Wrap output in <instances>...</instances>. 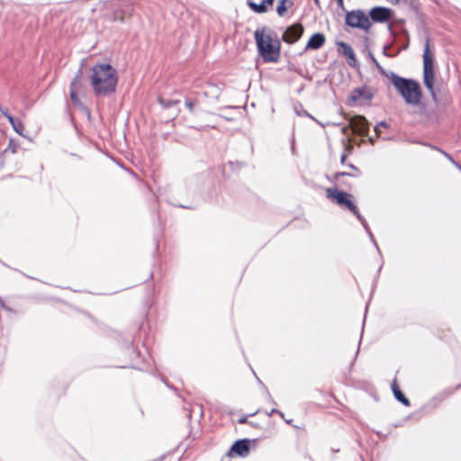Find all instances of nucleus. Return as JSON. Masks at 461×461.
<instances>
[{
    "label": "nucleus",
    "mask_w": 461,
    "mask_h": 461,
    "mask_svg": "<svg viewBox=\"0 0 461 461\" xmlns=\"http://www.w3.org/2000/svg\"><path fill=\"white\" fill-rule=\"evenodd\" d=\"M303 32V28L301 24H293L284 32L283 40L287 43H294L301 38Z\"/></svg>",
    "instance_id": "nucleus-7"
},
{
    "label": "nucleus",
    "mask_w": 461,
    "mask_h": 461,
    "mask_svg": "<svg viewBox=\"0 0 461 461\" xmlns=\"http://www.w3.org/2000/svg\"><path fill=\"white\" fill-rule=\"evenodd\" d=\"M245 422H246V418H243V419L240 420V423H245Z\"/></svg>",
    "instance_id": "nucleus-30"
},
{
    "label": "nucleus",
    "mask_w": 461,
    "mask_h": 461,
    "mask_svg": "<svg viewBox=\"0 0 461 461\" xmlns=\"http://www.w3.org/2000/svg\"><path fill=\"white\" fill-rule=\"evenodd\" d=\"M325 42V36L322 33H315L313 34L310 40L308 41L305 50H318Z\"/></svg>",
    "instance_id": "nucleus-15"
},
{
    "label": "nucleus",
    "mask_w": 461,
    "mask_h": 461,
    "mask_svg": "<svg viewBox=\"0 0 461 461\" xmlns=\"http://www.w3.org/2000/svg\"><path fill=\"white\" fill-rule=\"evenodd\" d=\"M5 117L8 119L9 122L14 127L19 121H15L13 116L8 113H5Z\"/></svg>",
    "instance_id": "nucleus-23"
},
{
    "label": "nucleus",
    "mask_w": 461,
    "mask_h": 461,
    "mask_svg": "<svg viewBox=\"0 0 461 461\" xmlns=\"http://www.w3.org/2000/svg\"><path fill=\"white\" fill-rule=\"evenodd\" d=\"M391 81L404 101L411 105H418L421 99V90L418 82L392 74Z\"/></svg>",
    "instance_id": "nucleus-3"
},
{
    "label": "nucleus",
    "mask_w": 461,
    "mask_h": 461,
    "mask_svg": "<svg viewBox=\"0 0 461 461\" xmlns=\"http://www.w3.org/2000/svg\"><path fill=\"white\" fill-rule=\"evenodd\" d=\"M5 117L8 119L9 122L14 127L19 121H15L13 116L8 113H5Z\"/></svg>",
    "instance_id": "nucleus-20"
},
{
    "label": "nucleus",
    "mask_w": 461,
    "mask_h": 461,
    "mask_svg": "<svg viewBox=\"0 0 461 461\" xmlns=\"http://www.w3.org/2000/svg\"><path fill=\"white\" fill-rule=\"evenodd\" d=\"M13 128L19 135H23L24 126L21 122H18Z\"/></svg>",
    "instance_id": "nucleus-19"
},
{
    "label": "nucleus",
    "mask_w": 461,
    "mask_h": 461,
    "mask_svg": "<svg viewBox=\"0 0 461 461\" xmlns=\"http://www.w3.org/2000/svg\"><path fill=\"white\" fill-rule=\"evenodd\" d=\"M370 56H371L372 60L375 63V65H376L377 67H380V66H379V64H378V62L376 61V59L373 57V55H372V54H370Z\"/></svg>",
    "instance_id": "nucleus-29"
},
{
    "label": "nucleus",
    "mask_w": 461,
    "mask_h": 461,
    "mask_svg": "<svg viewBox=\"0 0 461 461\" xmlns=\"http://www.w3.org/2000/svg\"><path fill=\"white\" fill-rule=\"evenodd\" d=\"M185 105L187 106V108L189 109V111H190V112H193V110H194V103H193V102H191V101H186V102H185Z\"/></svg>",
    "instance_id": "nucleus-24"
},
{
    "label": "nucleus",
    "mask_w": 461,
    "mask_h": 461,
    "mask_svg": "<svg viewBox=\"0 0 461 461\" xmlns=\"http://www.w3.org/2000/svg\"><path fill=\"white\" fill-rule=\"evenodd\" d=\"M275 0H261L260 3L257 4L251 0L248 1V5L252 11L257 14H264L267 12L268 8L272 6Z\"/></svg>",
    "instance_id": "nucleus-13"
},
{
    "label": "nucleus",
    "mask_w": 461,
    "mask_h": 461,
    "mask_svg": "<svg viewBox=\"0 0 461 461\" xmlns=\"http://www.w3.org/2000/svg\"><path fill=\"white\" fill-rule=\"evenodd\" d=\"M349 125L352 131L359 135H366L368 131V122L361 115L353 116L350 119Z\"/></svg>",
    "instance_id": "nucleus-8"
},
{
    "label": "nucleus",
    "mask_w": 461,
    "mask_h": 461,
    "mask_svg": "<svg viewBox=\"0 0 461 461\" xmlns=\"http://www.w3.org/2000/svg\"><path fill=\"white\" fill-rule=\"evenodd\" d=\"M357 176V175H354V174H349V173H339V174H337L336 176L338 177L339 176Z\"/></svg>",
    "instance_id": "nucleus-26"
},
{
    "label": "nucleus",
    "mask_w": 461,
    "mask_h": 461,
    "mask_svg": "<svg viewBox=\"0 0 461 461\" xmlns=\"http://www.w3.org/2000/svg\"><path fill=\"white\" fill-rule=\"evenodd\" d=\"M254 34L258 53L264 61L276 62L280 57L278 39L265 28L257 30Z\"/></svg>",
    "instance_id": "nucleus-2"
},
{
    "label": "nucleus",
    "mask_w": 461,
    "mask_h": 461,
    "mask_svg": "<svg viewBox=\"0 0 461 461\" xmlns=\"http://www.w3.org/2000/svg\"><path fill=\"white\" fill-rule=\"evenodd\" d=\"M350 167H351L352 169H354V170H357V168H356L354 166H352V165L350 166Z\"/></svg>",
    "instance_id": "nucleus-33"
},
{
    "label": "nucleus",
    "mask_w": 461,
    "mask_h": 461,
    "mask_svg": "<svg viewBox=\"0 0 461 461\" xmlns=\"http://www.w3.org/2000/svg\"><path fill=\"white\" fill-rule=\"evenodd\" d=\"M327 197L331 200L332 202L336 203L338 205L341 207H346L351 212H353L357 217L364 222V220L362 219L361 215L358 213L357 210V206L355 205L352 195L350 194L339 191L336 188H328L326 190ZM365 224V223H363ZM365 228L367 230V227L364 225Z\"/></svg>",
    "instance_id": "nucleus-5"
},
{
    "label": "nucleus",
    "mask_w": 461,
    "mask_h": 461,
    "mask_svg": "<svg viewBox=\"0 0 461 461\" xmlns=\"http://www.w3.org/2000/svg\"><path fill=\"white\" fill-rule=\"evenodd\" d=\"M88 79L95 95L106 96L115 92L119 77L112 65L101 62L90 68Z\"/></svg>",
    "instance_id": "nucleus-1"
},
{
    "label": "nucleus",
    "mask_w": 461,
    "mask_h": 461,
    "mask_svg": "<svg viewBox=\"0 0 461 461\" xmlns=\"http://www.w3.org/2000/svg\"><path fill=\"white\" fill-rule=\"evenodd\" d=\"M337 45H338L339 51L342 55H344L346 57V59H348V65L352 68H357V59L355 56L352 47L344 41H339L337 43Z\"/></svg>",
    "instance_id": "nucleus-10"
},
{
    "label": "nucleus",
    "mask_w": 461,
    "mask_h": 461,
    "mask_svg": "<svg viewBox=\"0 0 461 461\" xmlns=\"http://www.w3.org/2000/svg\"><path fill=\"white\" fill-rule=\"evenodd\" d=\"M5 117L8 119L9 122L14 127L19 121H15L13 116L8 113H5Z\"/></svg>",
    "instance_id": "nucleus-21"
},
{
    "label": "nucleus",
    "mask_w": 461,
    "mask_h": 461,
    "mask_svg": "<svg viewBox=\"0 0 461 461\" xmlns=\"http://www.w3.org/2000/svg\"><path fill=\"white\" fill-rule=\"evenodd\" d=\"M339 7L343 8V0H337Z\"/></svg>",
    "instance_id": "nucleus-28"
},
{
    "label": "nucleus",
    "mask_w": 461,
    "mask_h": 461,
    "mask_svg": "<svg viewBox=\"0 0 461 461\" xmlns=\"http://www.w3.org/2000/svg\"><path fill=\"white\" fill-rule=\"evenodd\" d=\"M370 17L374 22L383 23L388 21L393 14V11L386 7H374L370 10Z\"/></svg>",
    "instance_id": "nucleus-9"
},
{
    "label": "nucleus",
    "mask_w": 461,
    "mask_h": 461,
    "mask_svg": "<svg viewBox=\"0 0 461 461\" xmlns=\"http://www.w3.org/2000/svg\"><path fill=\"white\" fill-rule=\"evenodd\" d=\"M345 158H346V156H345V155H342V157H341V161H342V162L344 161Z\"/></svg>",
    "instance_id": "nucleus-32"
},
{
    "label": "nucleus",
    "mask_w": 461,
    "mask_h": 461,
    "mask_svg": "<svg viewBox=\"0 0 461 461\" xmlns=\"http://www.w3.org/2000/svg\"><path fill=\"white\" fill-rule=\"evenodd\" d=\"M159 103L163 107L167 108L172 105H175L176 104L178 103V101H166L164 99H159Z\"/></svg>",
    "instance_id": "nucleus-18"
},
{
    "label": "nucleus",
    "mask_w": 461,
    "mask_h": 461,
    "mask_svg": "<svg viewBox=\"0 0 461 461\" xmlns=\"http://www.w3.org/2000/svg\"><path fill=\"white\" fill-rule=\"evenodd\" d=\"M392 389H393V394H394L395 398L399 402H402L406 406H408L410 404L409 400L400 391V389L398 388V386H397L395 382L392 384Z\"/></svg>",
    "instance_id": "nucleus-16"
},
{
    "label": "nucleus",
    "mask_w": 461,
    "mask_h": 461,
    "mask_svg": "<svg viewBox=\"0 0 461 461\" xmlns=\"http://www.w3.org/2000/svg\"><path fill=\"white\" fill-rule=\"evenodd\" d=\"M380 126L384 127V126H385V123H384V122H381V123H379L378 125H376V126L375 127V132L377 133V135L379 134V127H380Z\"/></svg>",
    "instance_id": "nucleus-25"
},
{
    "label": "nucleus",
    "mask_w": 461,
    "mask_h": 461,
    "mask_svg": "<svg viewBox=\"0 0 461 461\" xmlns=\"http://www.w3.org/2000/svg\"><path fill=\"white\" fill-rule=\"evenodd\" d=\"M371 97L372 95L366 88H357L350 93L348 99L352 103H357L362 100H369Z\"/></svg>",
    "instance_id": "nucleus-14"
},
{
    "label": "nucleus",
    "mask_w": 461,
    "mask_h": 461,
    "mask_svg": "<svg viewBox=\"0 0 461 461\" xmlns=\"http://www.w3.org/2000/svg\"><path fill=\"white\" fill-rule=\"evenodd\" d=\"M346 23L352 28L367 32L372 23L369 17L362 10H353L346 14Z\"/></svg>",
    "instance_id": "nucleus-6"
},
{
    "label": "nucleus",
    "mask_w": 461,
    "mask_h": 461,
    "mask_svg": "<svg viewBox=\"0 0 461 461\" xmlns=\"http://www.w3.org/2000/svg\"><path fill=\"white\" fill-rule=\"evenodd\" d=\"M286 0H281L277 5L276 12L280 16H283L286 12Z\"/></svg>",
    "instance_id": "nucleus-17"
},
{
    "label": "nucleus",
    "mask_w": 461,
    "mask_h": 461,
    "mask_svg": "<svg viewBox=\"0 0 461 461\" xmlns=\"http://www.w3.org/2000/svg\"><path fill=\"white\" fill-rule=\"evenodd\" d=\"M274 412H277V411L276 409H273L270 412H269V415H272ZM278 413L283 416V413L278 411Z\"/></svg>",
    "instance_id": "nucleus-27"
},
{
    "label": "nucleus",
    "mask_w": 461,
    "mask_h": 461,
    "mask_svg": "<svg viewBox=\"0 0 461 461\" xmlns=\"http://www.w3.org/2000/svg\"><path fill=\"white\" fill-rule=\"evenodd\" d=\"M434 79V56L429 50V41L427 39L423 52V81L432 96H435Z\"/></svg>",
    "instance_id": "nucleus-4"
},
{
    "label": "nucleus",
    "mask_w": 461,
    "mask_h": 461,
    "mask_svg": "<svg viewBox=\"0 0 461 461\" xmlns=\"http://www.w3.org/2000/svg\"><path fill=\"white\" fill-rule=\"evenodd\" d=\"M82 88V72L79 70L70 85V98L75 104H80L77 94Z\"/></svg>",
    "instance_id": "nucleus-11"
},
{
    "label": "nucleus",
    "mask_w": 461,
    "mask_h": 461,
    "mask_svg": "<svg viewBox=\"0 0 461 461\" xmlns=\"http://www.w3.org/2000/svg\"><path fill=\"white\" fill-rule=\"evenodd\" d=\"M391 3L393 4H397L399 2V0H389Z\"/></svg>",
    "instance_id": "nucleus-31"
},
{
    "label": "nucleus",
    "mask_w": 461,
    "mask_h": 461,
    "mask_svg": "<svg viewBox=\"0 0 461 461\" xmlns=\"http://www.w3.org/2000/svg\"><path fill=\"white\" fill-rule=\"evenodd\" d=\"M5 117L8 119L9 122L14 127L19 121H15L13 116L8 113H5Z\"/></svg>",
    "instance_id": "nucleus-22"
},
{
    "label": "nucleus",
    "mask_w": 461,
    "mask_h": 461,
    "mask_svg": "<svg viewBox=\"0 0 461 461\" xmlns=\"http://www.w3.org/2000/svg\"><path fill=\"white\" fill-rule=\"evenodd\" d=\"M249 452V441L248 439H241L236 441L230 452L228 453L229 456L231 455V453H235L236 455L240 456H246Z\"/></svg>",
    "instance_id": "nucleus-12"
}]
</instances>
